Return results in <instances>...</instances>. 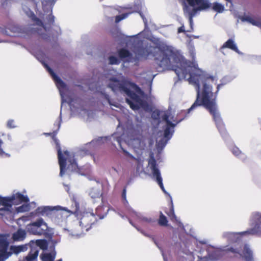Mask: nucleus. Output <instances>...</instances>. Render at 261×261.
I'll use <instances>...</instances> for the list:
<instances>
[{
    "instance_id": "26",
    "label": "nucleus",
    "mask_w": 261,
    "mask_h": 261,
    "mask_svg": "<svg viewBox=\"0 0 261 261\" xmlns=\"http://www.w3.org/2000/svg\"><path fill=\"white\" fill-rule=\"evenodd\" d=\"M167 219L166 217L162 213L160 214V216L159 220V223L161 225L165 226L167 224Z\"/></svg>"
},
{
    "instance_id": "1",
    "label": "nucleus",
    "mask_w": 261,
    "mask_h": 261,
    "mask_svg": "<svg viewBox=\"0 0 261 261\" xmlns=\"http://www.w3.org/2000/svg\"><path fill=\"white\" fill-rule=\"evenodd\" d=\"M150 55H152L156 63L163 68L167 67L172 62V60L176 62L178 59L179 62L173 70L179 79H185L194 85L197 92L196 100L188 110V113L198 106H203L213 116L220 133L224 134V126L217 111L215 98L213 97L211 84L216 82L217 78L205 74L198 68L196 63H190L182 58H178L174 48L164 42L160 41L155 47L150 46L146 49H139L135 57L126 49H122L119 51L120 57L127 62L146 58Z\"/></svg>"
},
{
    "instance_id": "48",
    "label": "nucleus",
    "mask_w": 261,
    "mask_h": 261,
    "mask_svg": "<svg viewBox=\"0 0 261 261\" xmlns=\"http://www.w3.org/2000/svg\"><path fill=\"white\" fill-rule=\"evenodd\" d=\"M129 222H130V223L132 225H133V224L132 223V222H131V221H130Z\"/></svg>"
},
{
    "instance_id": "18",
    "label": "nucleus",
    "mask_w": 261,
    "mask_h": 261,
    "mask_svg": "<svg viewBox=\"0 0 261 261\" xmlns=\"http://www.w3.org/2000/svg\"><path fill=\"white\" fill-rule=\"evenodd\" d=\"M56 257V252L54 251L51 252H44L40 255L42 261H54ZM58 261H62L59 259Z\"/></svg>"
},
{
    "instance_id": "30",
    "label": "nucleus",
    "mask_w": 261,
    "mask_h": 261,
    "mask_svg": "<svg viewBox=\"0 0 261 261\" xmlns=\"http://www.w3.org/2000/svg\"><path fill=\"white\" fill-rule=\"evenodd\" d=\"M128 14H129L128 13H125V14H123L121 15L117 16L116 17V20H115L116 22L118 23L119 21H120L121 20H123V19L126 18L128 16Z\"/></svg>"
},
{
    "instance_id": "27",
    "label": "nucleus",
    "mask_w": 261,
    "mask_h": 261,
    "mask_svg": "<svg viewBox=\"0 0 261 261\" xmlns=\"http://www.w3.org/2000/svg\"><path fill=\"white\" fill-rule=\"evenodd\" d=\"M35 243L37 247H39L42 249L44 250L46 248V242L43 240H37Z\"/></svg>"
},
{
    "instance_id": "14",
    "label": "nucleus",
    "mask_w": 261,
    "mask_h": 261,
    "mask_svg": "<svg viewBox=\"0 0 261 261\" xmlns=\"http://www.w3.org/2000/svg\"><path fill=\"white\" fill-rule=\"evenodd\" d=\"M54 210L56 211H65L68 213H71L70 211L68 210L65 207H62L60 206H41L38 207L37 209V213L39 214H40L42 216H47L50 214L51 211Z\"/></svg>"
},
{
    "instance_id": "19",
    "label": "nucleus",
    "mask_w": 261,
    "mask_h": 261,
    "mask_svg": "<svg viewBox=\"0 0 261 261\" xmlns=\"http://www.w3.org/2000/svg\"><path fill=\"white\" fill-rule=\"evenodd\" d=\"M39 250L38 248H32L31 251L28 256L23 261H36V259L38 256Z\"/></svg>"
},
{
    "instance_id": "46",
    "label": "nucleus",
    "mask_w": 261,
    "mask_h": 261,
    "mask_svg": "<svg viewBox=\"0 0 261 261\" xmlns=\"http://www.w3.org/2000/svg\"><path fill=\"white\" fill-rule=\"evenodd\" d=\"M123 151L124 152H125L127 154L129 155V153L127 151H126L125 150H124Z\"/></svg>"
},
{
    "instance_id": "35",
    "label": "nucleus",
    "mask_w": 261,
    "mask_h": 261,
    "mask_svg": "<svg viewBox=\"0 0 261 261\" xmlns=\"http://www.w3.org/2000/svg\"><path fill=\"white\" fill-rule=\"evenodd\" d=\"M113 138L115 139H116V140L117 141V142L118 143L119 145H120V146H121V138L118 136L117 135V134H114L113 136H112Z\"/></svg>"
},
{
    "instance_id": "21",
    "label": "nucleus",
    "mask_w": 261,
    "mask_h": 261,
    "mask_svg": "<svg viewBox=\"0 0 261 261\" xmlns=\"http://www.w3.org/2000/svg\"><path fill=\"white\" fill-rule=\"evenodd\" d=\"M229 48L237 53H239L238 49L237 48V46L236 44L234 43V41L231 40L229 39L227 40L222 46V49L224 48Z\"/></svg>"
},
{
    "instance_id": "39",
    "label": "nucleus",
    "mask_w": 261,
    "mask_h": 261,
    "mask_svg": "<svg viewBox=\"0 0 261 261\" xmlns=\"http://www.w3.org/2000/svg\"><path fill=\"white\" fill-rule=\"evenodd\" d=\"M185 31V27L184 25L179 28L178 29V33L184 32Z\"/></svg>"
},
{
    "instance_id": "41",
    "label": "nucleus",
    "mask_w": 261,
    "mask_h": 261,
    "mask_svg": "<svg viewBox=\"0 0 261 261\" xmlns=\"http://www.w3.org/2000/svg\"><path fill=\"white\" fill-rule=\"evenodd\" d=\"M226 1L230 4L229 7H231V6L232 5L231 0H226Z\"/></svg>"
},
{
    "instance_id": "4",
    "label": "nucleus",
    "mask_w": 261,
    "mask_h": 261,
    "mask_svg": "<svg viewBox=\"0 0 261 261\" xmlns=\"http://www.w3.org/2000/svg\"><path fill=\"white\" fill-rule=\"evenodd\" d=\"M184 2L182 9L184 15L189 18L191 27L193 25V17L198 11L205 10L211 6L208 0H186Z\"/></svg>"
},
{
    "instance_id": "45",
    "label": "nucleus",
    "mask_w": 261,
    "mask_h": 261,
    "mask_svg": "<svg viewBox=\"0 0 261 261\" xmlns=\"http://www.w3.org/2000/svg\"><path fill=\"white\" fill-rule=\"evenodd\" d=\"M82 111L83 114L87 113V111H86L85 110H82Z\"/></svg>"
},
{
    "instance_id": "23",
    "label": "nucleus",
    "mask_w": 261,
    "mask_h": 261,
    "mask_svg": "<svg viewBox=\"0 0 261 261\" xmlns=\"http://www.w3.org/2000/svg\"><path fill=\"white\" fill-rule=\"evenodd\" d=\"M220 255V251L218 250H215L212 254L209 255V259H208L207 257H204L203 258H201L199 261H213L217 256Z\"/></svg>"
},
{
    "instance_id": "2",
    "label": "nucleus",
    "mask_w": 261,
    "mask_h": 261,
    "mask_svg": "<svg viewBox=\"0 0 261 261\" xmlns=\"http://www.w3.org/2000/svg\"><path fill=\"white\" fill-rule=\"evenodd\" d=\"M109 81L108 86L115 92L125 94L127 103L134 110L140 108L145 109V96L141 89L135 84L126 80L121 74L107 77Z\"/></svg>"
},
{
    "instance_id": "5",
    "label": "nucleus",
    "mask_w": 261,
    "mask_h": 261,
    "mask_svg": "<svg viewBox=\"0 0 261 261\" xmlns=\"http://www.w3.org/2000/svg\"><path fill=\"white\" fill-rule=\"evenodd\" d=\"M9 242L7 238L0 234V261H4L12 254L18 253L27 250L28 245H12L8 248Z\"/></svg>"
},
{
    "instance_id": "42",
    "label": "nucleus",
    "mask_w": 261,
    "mask_h": 261,
    "mask_svg": "<svg viewBox=\"0 0 261 261\" xmlns=\"http://www.w3.org/2000/svg\"><path fill=\"white\" fill-rule=\"evenodd\" d=\"M140 15H141V17L142 18V19H143V21H144V23H146V20H145V19H144V18L143 16L141 14H140Z\"/></svg>"
},
{
    "instance_id": "17",
    "label": "nucleus",
    "mask_w": 261,
    "mask_h": 261,
    "mask_svg": "<svg viewBox=\"0 0 261 261\" xmlns=\"http://www.w3.org/2000/svg\"><path fill=\"white\" fill-rule=\"evenodd\" d=\"M128 144L129 145L133 147L136 151H137V149H143L145 146L144 140L138 138L130 139L129 141H128Z\"/></svg>"
},
{
    "instance_id": "15",
    "label": "nucleus",
    "mask_w": 261,
    "mask_h": 261,
    "mask_svg": "<svg viewBox=\"0 0 261 261\" xmlns=\"http://www.w3.org/2000/svg\"><path fill=\"white\" fill-rule=\"evenodd\" d=\"M26 14L30 17L32 18L34 22V25L38 27V28H33L35 32H37L38 34L41 35L42 34V31H46L47 27L46 25H43L42 22L35 17L34 14L29 10L26 11Z\"/></svg>"
},
{
    "instance_id": "6",
    "label": "nucleus",
    "mask_w": 261,
    "mask_h": 261,
    "mask_svg": "<svg viewBox=\"0 0 261 261\" xmlns=\"http://www.w3.org/2000/svg\"><path fill=\"white\" fill-rule=\"evenodd\" d=\"M58 156L59 164L60 165V175L62 176L67 169L70 171L75 170L77 167V164L74 159L75 154L73 152L65 151L63 153L60 147L58 149Z\"/></svg>"
},
{
    "instance_id": "20",
    "label": "nucleus",
    "mask_w": 261,
    "mask_h": 261,
    "mask_svg": "<svg viewBox=\"0 0 261 261\" xmlns=\"http://www.w3.org/2000/svg\"><path fill=\"white\" fill-rule=\"evenodd\" d=\"M25 231L24 230L19 229L16 232L13 233V239L15 241H22L25 238Z\"/></svg>"
},
{
    "instance_id": "38",
    "label": "nucleus",
    "mask_w": 261,
    "mask_h": 261,
    "mask_svg": "<svg viewBox=\"0 0 261 261\" xmlns=\"http://www.w3.org/2000/svg\"><path fill=\"white\" fill-rule=\"evenodd\" d=\"M232 153L236 156H239L241 154V151L238 148H233Z\"/></svg>"
},
{
    "instance_id": "8",
    "label": "nucleus",
    "mask_w": 261,
    "mask_h": 261,
    "mask_svg": "<svg viewBox=\"0 0 261 261\" xmlns=\"http://www.w3.org/2000/svg\"><path fill=\"white\" fill-rule=\"evenodd\" d=\"M136 160L137 162V170L139 172H144L146 174H148L149 173V172L148 171V169H149L151 170L150 173L152 174L153 177L155 178L156 181L159 185L162 190L164 191L165 193H167L163 186V184L162 182V178L161 176L160 171L156 167V161L155 159L153 158V157L151 156L150 159L148 160V167L146 171L143 168V160H142L141 158L137 159Z\"/></svg>"
},
{
    "instance_id": "22",
    "label": "nucleus",
    "mask_w": 261,
    "mask_h": 261,
    "mask_svg": "<svg viewBox=\"0 0 261 261\" xmlns=\"http://www.w3.org/2000/svg\"><path fill=\"white\" fill-rule=\"evenodd\" d=\"M28 200H29L28 197ZM28 201H29L19 202L18 204L19 203H21L22 202H25V203L22 204L20 206L16 207V211H17V213H23V212L29 211L30 209V206L28 203H27V202ZM16 205H17V204Z\"/></svg>"
},
{
    "instance_id": "28",
    "label": "nucleus",
    "mask_w": 261,
    "mask_h": 261,
    "mask_svg": "<svg viewBox=\"0 0 261 261\" xmlns=\"http://www.w3.org/2000/svg\"><path fill=\"white\" fill-rule=\"evenodd\" d=\"M134 214L138 218L144 221H145L147 222H150L152 221V220L150 218H147L146 217H143L142 216V215L140 213H138L135 212Z\"/></svg>"
},
{
    "instance_id": "34",
    "label": "nucleus",
    "mask_w": 261,
    "mask_h": 261,
    "mask_svg": "<svg viewBox=\"0 0 261 261\" xmlns=\"http://www.w3.org/2000/svg\"><path fill=\"white\" fill-rule=\"evenodd\" d=\"M3 144V142L2 140L0 139V155L1 156H4V155L8 156V154L7 153H5L3 151V150L2 148V146Z\"/></svg>"
},
{
    "instance_id": "44",
    "label": "nucleus",
    "mask_w": 261,
    "mask_h": 261,
    "mask_svg": "<svg viewBox=\"0 0 261 261\" xmlns=\"http://www.w3.org/2000/svg\"><path fill=\"white\" fill-rule=\"evenodd\" d=\"M4 33L6 34V35H11V34H9L7 33V32L6 31L5 32H4Z\"/></svg>"
},
{
    "instance_id": "47",
    "label": "nucleus",
    "mask_w": 261,
    "mask_h": 261,
    "mask_svg": "<svg viewBox=\"0 0 261 261\" xmlns=\"http://www.w3.org/2000/svg\"><path fill=\"white\" fill-rule=\"evenodd\" d=\"M152 143H151V142L150 143V145H152Z\"/></svg>"
},
{
    "instance_id": "9",
    "label": "nucleus",
    "mask_w": 261,
    "mask_h": 261,
    "mask_svg": "<svg viewBox=\"0 0 261 261\" xmlns=\"http://www.w3.org/2000/svg\"><path fill=\"white\" fill-rule=\"evenodd\" d=\"M252 219L256 221L255 228L241 233L225 232L224 236L233 242H237L240 237L245 234H254L261 233V213L254 212L252 214Z\"/></svg>"
},
{
    "instance_id": "25",
    "label": "nucleus",
    "mask_w": 261,
    "mask_h": 261,
    "mask_svg": "<svg viewBox=\"0 0 261 261\" xmlns=\"http://www.w3.org/2000/svg\"><path fill=\"white\" fill-rule=\"evenodd\" d=\"M213 8L214 10L219 13L222 12L224 9V6L219 3H214Z\"/></svg>"
},
{
    "instance_id": "24",
    "label": "nucleus",
    "mask_w": 261,
    "mask_h": 261,
    "mask_svg": "<svg viewBox=\"0 0 261 261\" xmlns=\"http://www.w3.org/2000/svg\"><path fill=\"white\" fill-rule=\"evenodd\" d=\"M90 195L92 198H99L101 196V193L99 190L96 188H93L91 190L90 193Z\"/></svg>"
},
{
    "instance_id": "43",
    "label": "nucleus",
    "mask_w": 261,
    "mask_h": 261,
    "mask_svg": "<svg viewBox=\"0 0 261 261\" xmlns=\"http://www.w3.org/2000/svg\"><path fill=\"white\" fill-rule=\"evenodd\" d=\"M220 86H221L220 85H218V86H217V92H218V90H219V88H220Z\"/></svg>"
},
{
    "instance_id": "7",
    "label": "nucleus",
    "mask_w": 261,
    "mask_h": 261,
    "mask_svg": "<svg viewBox=\"0 0 261 261\" xmlns=\"http://www.w3.org/2000/svg\"><path fill=\"white\" fill-rule=\"evenodd\" d=\"M28 201V196L19 192L12 195L3 197L0 196V214L12 212L13 210V204H17L19 202Z\"/></svg>"
},
{
    "instance_id": "29",
    "label": "nucleus",
    "mask_w": 261,
    "mask_h": 261,
    "mask_svg": "<svg viewBox=\"0 0 261 261\" xmlns=\"http://www.w3.org/2000/svg\"><path fill=\"white\" fill-rule=\"evenodd\" d=\"M43 20L45 23L47 22L48 23L50 24L54 21V16L49 14L45 18H43Z\"/></svg>"
},
{
    "instance_id": "36",
    "label": "nucleus",
    "mask_w": 261,
    "mask_h": 261,
    "mask_svg": "<svg viewBox=\"0 0 261 261\" xmlns=\"http://www.w3.org/2000/svg\"><path fill=\"white\" fill-rule=\"evenodd\" d=\"M106 138H99L97 139L95 141H93V143H94L95 142H97L98 144H100L101 143H104V142L106 140Z\"/></svg>"
},
{
    "instance_id": "16",
    "label": "nucleus",
    "mask_w": 261,
    "mask_h": 261,
    "mask_svg": "<svg viewBox=\"0 0 261 261\" xmlns=\"http://www.w3.org/2000/svg\"><path fill=\"white\" fill-rule=\"evenodd\" d=\"M241 19L261 29V18L259 17L247 15L243 16Z\"/></svg>"
},
{
    "instance_id": "13",
    "label": "nucleus",
    "mask_w": 261,
    "mask_h": 261,
    "mask_svg": "<svg viewBox=\"0 0 261 261\" xmlns=\"http://www.w3.org/2000/svg\"><path fill=\"white\" fill-rule=\"evenodd\" d=\"M44 67L48 70L49 73L51 75L53 79H54L55 82L56 83V86L59 89L60 91V93L61 96L62 97V103L63 104L64 102H68L70 106V108L72 111H74L73 108L74 107L72 106V102L70 101H67L63 95L64 94V90L65 88L66 85L54 73L53 70L46 64H44Z\"/></svg>"
},
{
    "instance_id": "40",
    "label": "nucleus",
    "mask_w": 261,
    "mask_h": 261,
    "mask_svg": "<svg viewBox=\"0 0 261 261\" xmlns=\"http://www.w3.org/2000/svg\"><path fill=\"white\" fill-rule=\"evenodd\" d=\"M123 197H124V198H126V191H125V190H123Z\"/></svg>"
},
{
    "instance_id": "37",
    "label": "nucleus",
    "mask_w": 261,
    "mask_h": 261,
    "mask_svg": "<svg viewBox=\"0 0 261 261\" xmlns=\"http://www.w3.org/2000/svg\"><path fill=\"white\" fill-rule=\"evenodd\" d=\"M7 126L9 128L15 127L14 121L13 120H9L7 122Z\"/></svg>"
},
{
    "instance_id": "33",
    "label": "nucleus",
    "mask_w": 261,
    "mask_h": 261,
    "mask_svg": "<svg viewBox=\"0 0 261 261\" xmlns=\"http://www.w3.org/2000/svg\"><path fill=\"white\" fill-rule=\"evenodd\" d=\"M169 217L171 220L173 221H178L177 218L174 213L173 209L172 210L170 214L169 215Z\"/></svg>"
},
{
    "instance_id": "31",
    "label": "nucleus",
    "mask_w": 261,
    "mask_h": 261,
    "mask_svg": "<svg viewBox=\"0 0 261 261\" xmlns=\"http://www.w3.org/2000/svg\"><path fill=\"white\" fill-rule=\"evenodd\" d=\"M29 220L28 217H22L17 220V223L20 226H22L23 223Z\"/></svg>"
},
{
    "instance_id": "32",
    "label": "nucleus",
    "mask_w": 261,
    "mask_h": 261,
    "mask_svg": "<svg viewBox=\"0 0 261 261\" xmlns=\"http://www.w3.org/2000/svg\"><path fill=\"white\" fill-rule=\"evenodd\" d=\"M109 62L111 64H117L119 63V60L116 57L111 56L109 58Z\"/></svg>"
},
{
    "instance_id": "12",
    "label": "nucleus",
    "mask_w": 261,
    "mask_h": 261,
    "mask_svg": "<svg viewBox=\"0 0 261 261\" xmlns=\"http://www.w3.org/2000/svg\"><path fill=\"white\" fill-rule=\"evenodd\" d=\"M89 219V216H83L79 222V225H76L70 231V234L72 237L78 238L83 233L84 229L87 231L90 227Z\"/></svg>"
},
{
    "instance_id": "3",
    "label": "nucleus",
    "mask_w": 261,
    "mask_h": 261,
    "mask_svg": "<svg viewBox=\"0 0 261 261\" xmlns=\"http://www.w3.org/2000/svg\"><path fill=\"white\" fill-rule=\"evenodd\" d=\"M151 117L154 119H162L166 126L164 130V136L162 137V133L160 132V136L156 139L157 147L159 149L161 150L171 137L174 132L173 128L177 122L173 119V116L170 111L155 110L152 112Z\"/></svg>"
},
{
    "instance_id": "10",
    "label": "nucleus",
    "mask_w": 261,
    "mask_h": 261,
    "mask_svg": "<svg viewBox=\"0 0 261 261\" xmlns=\"http://www.w3.org/2000/svg\"><path fill=\"white\" fill-rule=\"evenodd\" d=\"M48 226L46 222L40 218L26 226L27 231L34 235L41 236L46 232Z\"/></svg>"
},
{
    "instance_id": "11",
    "label": "nucleus",
    "mask_w": 261,
    "mask_h": 261,
    "mask_svg": "<svg viewBox=\"0 0 261 261\" xmlns=\"http://www.w3.org/2000/svg\"><path fill=\"white\" fill-rule=\"evenodd\" d=\"M225 250H228L236 254V256L239 255L243 258L246 261H252L253 254L251 250L249 247L245 245L243 247V250L241 249V246L239 243L234 245L233 247L225 249Z\"/></svg>"
}]
</instances>
